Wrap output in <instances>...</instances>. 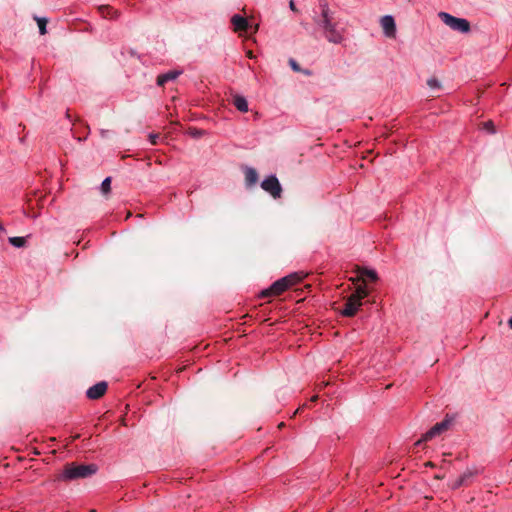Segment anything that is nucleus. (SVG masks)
Segmentation results:
<instances>
[{
	"label": "nucleus",
	"instance_id": "f257e3e1",
	"mask_svg": "<svg viewBox=\"0 0 512 512\" xmlns=\"http://www.w3.org/2000/svg\"><path fill=\"white\" fill-rule=\"evenodd\" d=\"M316 24L323 30V35L329 42L339 44L344 40L345 30L333 21L327 3L321 4V16Z\"/></svg>",
	"mask_w": 512,
	"mask_h": 512
},
{
	"label": "nucleus",
	"instance_id": "f03ea898",
	"mask_svg": "<svg viewBox=\"0 0 512 512\" xmlns=\"http://www.w3.org/2000/svg\"><path fill=\"white\" fill-rule=\"evenodd\" d=\"M97 465L95 464H67L62 471V473L58 476V480L62 481H70L80 478L89 477L97 472Z\"/></svg>",
	"mask_w": 512,
	"mask_h": 512
},
{
	"label": "nucleus",
	"instance_id": "7ed1b4c3",
	"mask_svg": "<svg viewBox=\"0 0 512 512\" xmlns=\"http://www.w3.org/2000/svg\"><path fill=\"white\" fill-rule=\"evenodd\" d=\"M302 275L299 273L289 274L277 281H275L268 289L261 292L260 297L278 296L285 292L290 287L296 285L302 280Z\"/></svg>",
	"mask_w": 512,
	"mask_h": 512
},
{
	"label": "nucleus",
	"instance_id": "20e7f679",
	"mask_svg": "<svg viewBox=\"0 0 512 512\" xmlns=\"http://www.w3.org/2000/svg\"><path fill=\"white\" fill-rule=\"evenodd\" d=\"M368 295V291L365 286H359L354 293H352L344 305L342 315L346 317H352L356 314L360 306L362 305V299Z\"/></svg>",
	"mask_w": 512,
	"mask_h": 512
},
{
	"label": "nucleus",
	"instance_id": "39448f33",
	"mask_svg": "<svg viewBox=\"0 0 512 512\" xmlns=\"http://www.w3.org/2000/svg\"><path fill=\"white\" fill-rule=\"evenodd\" d=\"M448 430V415H446L440 423L435 424L429 431H427L419 440L414 443V449L421 447L427 441H430L443 432Z\"/></svg>",
	"mask_w": 512,
	"mask_h": 512
},
{
	"label": "nucleus",
	"instance_id": "423d86ee",
	"mask_svg": "<svg viewBox=\"0 0 512 512\" xmlns=\"http://www.w3.org/2000/svg\"><path fill=\"white\" fill-rule=\"evenodd\" d=\"M261 188L275 199L281 197L282 187L275 175H270L265 178L261 183Z\"/></svg>",
	"mask_w": 512,
	"mask_h": 512
},
{
	"label": "nucleus",
	"instance_id": "0eeeda50",
	"mask_svg": "<svg viewBox=\"0 0 512 512\" xmlns=\"http://www.w3.org/2000/svg\"><path fill=\"white\" fill-rule=\"evenodd\" d=\"M380 25L383 29V33L388 38H395L396 36V24L395 20L390 15H385L380 19Z\"/></svg>",
	"mask_w": 512,
	"mask_h": 512
},
{
	"label": "nucleus",
	"instance_id": "6e6552de",
	"mask_svg": "<svg viewBox=\"0 0 512 512\" xmlns=\"http://www.w3.org/2000/svg\"><path fill=\"white\" fill-rule=\"evenodd\" d=\"M450 29L468 34L471 30V26L468 20L450 15Z\"/></svg>",
	"mask_w": 512,
	"mask_h": 512
},
{
	"label": "nucleus",
	"instance_id": "1a4fd4ad",
	"mask_svg": "<svg viewBox=\"0 0 512 512\" xmlns=\"http://www.w3.org/2000/svg\"><path fill=\"white\" fill-rule=\"evenodd\" d=\"M106 390L107 383L102 381L90 387L87 390L86 395L89 399L96 400L101 398L105 394Z\"/></svg>",
	"mask_w": 512,
	"mask_h": 512
},
{
	"label": "nucleus",
	"instance_id": "9d476101",
	"mask_svg": "<svg viewBox=\"0 0 512 512\" xmlns=\"http://www.w3.org/2000/svg\"><path fill=\"white\" fill-rule=\"evenodd\" d=\"M474 476H475V472L470 469H467L459 476L458 479L455 480V482L452 485V488L457 489L462 486H467V485L471 484Z\"/></svg>",
	"mask_w": 512,
	"mask_h": 512
},
{
	"label": "nucleus",
	"instance_id": "9b49d317",
	"mask_svg": "<svg viewBox=\"0 0 512 512\" xmlns=\"http://www.w3.org/2000/svg\"><path fill=\"white\" fill-rule=\"evenodd\" d=\"M231 23L233 24L235 31H246L249 28L248 20L237 14L231 18Z\"/></svg>",
	"mask_w": 512,
	"mask_h": 512
},
{
	"label": "nucleus",
	"instance_id": "f8f14e48",
	"mask_svg": "<svg viewBox=\"0 0 512 512\" xmlns=\"http://www.w3.org/2000/svg\"><path fill=\"white\" fill-rule=\"evenodd\" d=\"M180 74H181V71H177V70H171L167 73L161 74L157 77V84L159 86H163L168 81L175 80Z\"/></svg>",
	"mask_w": 512,
	"mask_h": 512
},
{
	"label": "nucleus",
	"instance_id": "ddd939ff",
	"mask_svg": "<svg viewBox=\"0 0 512 512\" xmlns=\"http://www.w3.org/2000/svg\"><path fill=\"white\" fill-rule=\"evenodd\" d=\"M247 186H252L258 181V173L254 168L248 167L244 171Z\"/></svg>",
	"mask_w": 512,
	"mask_h": 512
},
{
	"label": "nucleus",
	"instance_id": "4468645a",
	"mask_svg": "<svg viewBox=\"0 0 512 512\" xmlns=\"http://www.w3.org/2000/svg\"><path fill=\"white\" fill-rule=\"evenodd\" d=\"M233 105L240 112H247L248 111V103H247V100L243 96L235 95L233 97Z\"/></svg>",
	"mask_w": 512,
	"mask_h": 512
},
{
	"label": "nucleus",
	"instance_id": "2eb2a0df",
	"mask_svg": "<svg viewBox=\"0 0 512 512\" xmlns=\"http://www.w3.org/2000/svg\"><path fill=\"white\" fill-rule=\"evenodd\" d=\"M360 277L363 279V281L366 279L370 281H376L378 279L376 271L366 268L360 271Z\"/></svg>",
	"mask_w": 512,
	"mask_h": 512
},
{
	"label": "nucleus",
	"instance_id": "dca6fc26",
	"mask_svg": "<svg viewBox=\"0 0 512 512\" xmlns=\"http://www.w3.org/2000/svg\"><path fill=\"white\" fill-rule=\"evenodd\" d=\"M101 14L104 18L114 19L118 17V12L113 10V8L109 6H103L100 8Z\"/></svg>",
	"mask_w": 512,
	"mask_h": 512
},
{
	"label": "nucleus",
	"instance_id": "f3484780",
	"mask_svg": "<svg viewBox=\"0 0 512 512\" xmlns=\"http://www.w3.org/2000/svg\"><path fill=\"white\" fill-rule=\"evenodd\" d=\"M9 243L14 247L20 248L25 245L26 239L24 237H10Z\"/></svg>",
	"mask_w": 512,
	"mask_h": 512
},
{
	"label": "nucleus",
	"instance_id": "a211bd4d",
	"mask_svg": "<svg viewBox=\"0 0 512 512\" xmlns=\"http://www.w3.org/2000/svg\"><path fill=\"white\" fill-rule=\"evenodd\" d=\"M111 190V178L110 177H107L103 180L102 184H101V192L106 195L110 192Z\"/></svg>",
	"mask_w": 512,
	"mask_h": 512
},
{
	"label": "nucleus",
	"instance_id": "6ab92c4d",
	"mask_svg": "<svg viewBox=\"0 0 512 512\" xmlns=\"http://www.w3.org/2000/svg\"><path fill=\"white\" fill-rule=\"evenodd\" d=\"M36 21H37V24H38V27H39L40 34L41 35L46 34V32H47V30H46L47 20L44 19V18H36Z\"/></svg>",
	"mask_w": 512,
	"mask_h": 512
},
{
	"label": "nucleus",
	"instance_id": "aec40b11",
	"mask_svg": "<svg viewBox=\"0 0 512 512\" xmlns=\"http://www.w3.org/2000/svg\"><path fill=\"white\" fill-rule=\"evenodd\" d=\"M483 127L485 130H487L489 133H495V126H494V123L492 121H486L484 122L483 124Z\"/></svg>",
	"mask_w": 512,
	"mask_h": 512
},
{
	"label": "nucleus",
	"instance_id": "412c9836",
	"mask_svg": "<svg viewBox=\"0 0 512 512\" xmlns=\"http://www.w3.org/2000/svg\"><path fill=\"white\" fill-rule=\"evenodd\" d=\"M427 84L430 88H438L440 86L439 82L435 78H431L427 81Z\"/></svg>",
	"mask_w": 512,
	"mask_h": 512
},
{
	"label": "nucleus",
	"instance_id": "4be33fe9",
	"mask_svg": "<svg viewBox=\"0 0 512 512\" xmlns=\"http://www.w3.org/2000/svg\"><path fill=\"white\" fill-rule=\"evenodd\" d=\"M289 64L294 71H296V72L300 71V67L294 59H290Z\"/></svg>",
	"mask_w": 512,
	"mask_h": 512
},
{
	"label": "nucleus",
	"instance_id": "5701e85b",
	"mask_svg": "<svg viewBox=\"0 0 512 512\" xmlns=\"http://www.w3.org/2000/svg\"><path fill=\"white\" fill-rule=\"evenodd\" d=\"M190 134L193 137H201L204 134V132L202 130L192 129V130H190Z\"/></svg>",
	"mask_w": 512,
	"mask_h": 512
},
{
	"label": "nucleus",
	"instance_id": "b1692460",
	"mask_svg": "<svg viewBox=\"0 0 512 512\" xmlns=\"http://www.w3.org/2000/svg\"><path fill=\"white\" fill-rule=\"evenodd\" d=\"M439 17L445 24L448 25V12H440Z\"/></svg>",
	"mask_w": 512,
	"mask_h": 512
},
{
	"label": "nucleus",
	"instance_id": "393cba45",
	"mask_svg": "<svg viewBox=\"0 0 512 512\" xmlns=\"http://www.w3.org/2000/svg\"><path fill=\"white\" fill-rule=\"evenodd\" d=\"M158 138V135H150L151 143L156 144V139Z\"/></svg>",
	"mask_w": 512,
	"mask_h": 512
},
{
	"label": "nucleus",
	"instance_id": "a878e982",
	"mask_svg": "<svg viewBox=\"0 0 512 512\" xmlns=\"http://www.w3.org/2000/svg\"><path fill=\"white\" fill-rule=\"evenodd\" d=\"M290 8H291L292 10H295V5H294V2H293V1H290Z\"/></svg>",
	"mask_w": 512,
	"mask_h": 512
},
{
	"label": "nucleus",
	"instance_id": "bb28decb",
	"mask_svg": "<svg viewBox=\"0 0 512 512\" xmlns=\"http://www.w3.org/2000/svg\"><path fill=\"white\" fill-rule=\"evenodd\" d=\"M508 325L512 329V317L508 320Z\"/></svg>",
	"mask_w": 512,
	"mask_h": 512
},
{
	"label": "nucleus",
	"instance_id": "cd10ccee",
	"mask_svg": "<svg viewBox=\"0 0 512 512\" xmlns=\"http://www.w3.org/2000/svg\"><path fill=\"white\" fill-rule=\"evenodd\" d=\"M316 400H317V396H313V397L311 398V401H312V402H313V401H316Z\"/></svg>",
	"mask_w": 512,
	"mask_h": 512
},
{
	"label": "nucleus",
	"instance_id": "c85d7f7f",
	"mask_svg": "<svg viewBox=\"0 0 512 512\" xmlns=\"http://www.w3.org/2000/svg\"><path fill=\"white\" fill-rule=\"evenodd\" d=\"M248 56H249L250 58H252V57H253V55H252V52H251V51L248 53Z\"/></svg>",
	"mask_w": 512,
	"mask_h": 512
},
{
	"label": "nucleus",
	"instance_id": "c756f323",
	"mask_svg": "<svg viewBox=\"0 0 512 512\" xmlns=\"http://www.w3.org/2000/svg\"><path fill=\"white\" fill-rule=\"evenodd\" d=\"M1 230H3V227H2V225L0 224V231H1Z\"/></svg>",
	"mask_w": 512,
	"mask_h": 512
}]
</instances>
